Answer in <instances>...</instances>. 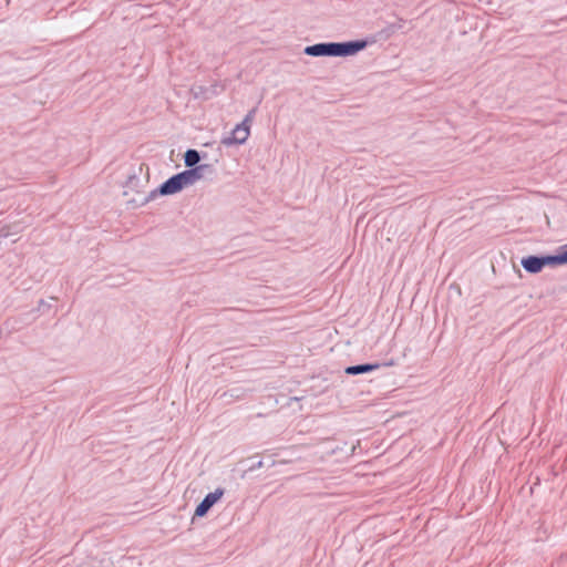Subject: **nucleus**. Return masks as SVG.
Here are the masks:
<instances>
[{
	"label": "nucleus",
	"instance_id": "1",
	"mask_svg": "<svg viewBox=\"0 0 567 567\" xmlns=\"http://www.w3.org/2000/svg\"><path fill=\"white\" fill-rule=\"evenodd\" d=\"M367 45L365 40L321 42L306 47L303 52L310 56H350L365 49Z\"/></svg>",
	"mask_w": 567,
	"mask_h": 567
},
{
	"label": "nucleus",
	"instance_id": "2",
	"mask_svg": "<svg viewBox=\"0 0 567 567\" xmlns=\"http://www.w3.org/2000/svg\"><path fill=\"white\" fill-rule=\"evenodd\" d=\"M185 188L181 175L177 173L162 183L157 188L150 192L141 202V206L154 200L157 196H169L179 193Z\"/></svg>",
	"mask_w": 567,
	"mask_h": 567
},
{
	"label": "nucleus",
	"instance_id": "3",
	"mask_svg": "<svg viewBox=\"0 0 567 567\" xmlns=\"http://www.w3.org/2000/svg\"><path fill=\"white\" fill-rule=\"evenodd\" d=\"M206 171H212V165L202 164L196 167H188V169H185L178 174L183 179L184 186L187 187L194 185L197 181L202 179Z\"/></svg>",
	"mask_w": 567,
	"mask_h": 567
},
{
	"label": "nucleus",
	"instance_id": "4",
	"mask_svg": "<svg viewBox=\"0 0 567 567\" xmlns=\"http://www.w3.org/2000/svg\"><path fill=\"white\" fill-rule=\"evenodd\" d=\"M224 495L223 488H216L214 492L208 493L204 499L196 506L194 515L196 517L205 516L209 509L221 498Z\"/></svg>",
	"mask_w": 567,
	"mask_h": 567
},
{
	"label": "nucleus",
	"instance_id": "5",
	"mask_svg": "<svg viewBox=\"0 0 567 567\" xmlns=\"http://www.w3.org/2000/svg\"><path fill=\"white\" fill-rule=\"evenodd\" d=\"M249 133V127L235 126L230 135L221 140V144L225 146L244 144Z\"/></svg>",
	"mask_w": 567,
	"mask_h": 567
},
{
	"label": "nucleus",
	"instance_id": "6",
	"mask_svg": "<svg viewBox=\"0 0 567 567\" xmlns=\"http://www.w3.org/2000/svg\"><path fill=\"white\" fill-rule=\"evenodd\" d=\"M540 256L530 255L524 257L520 261L523 268L529 274H538L543 270L544 265Z\"/></svg>",
	"mask_w": 567,
	"mask_h": 567
},
{
	"label": "nucleus",
	"instance_id": "7",
	"mask_svg": "<svg viewBox=\"0 0 567 567\" xmlns=\"http://www.w3.org/2000/svg\"><path fill=\"white\" fill-rule=\"evenodd\" d=\"M380 368L378 363H362L355 365H349L346 368L344 372L349 375H358L363 373L372 372Z\"/></svg>",
	"mask_w": 567,
	"mask_h": 567
},
{
	"label": "nucleus",
	"instance_id": "8",
	"mask_svg": "<svg viewBox=\"0 0 567 567\" xmlns=\"http://www.w3.org/2000/svg\"><path fill=\"white\" fill-rule=\"evenodd\" d=\"M540 257L543 259L542 261H543L544 267H546V266L555 267V266H560V265L567 264V257H566V252L564 249H561V252H559L557 255H546V256H540Z\"/></svg>",
	"mask_w": 567,
	"mask_h": 567
},
{
	"label": "nucleus",
	"instance_id": "9",
	"mask_svg": "<svg viewBox=\"0 0 567 567\" xmlns=\"http://www.w3.org/2000/svg\"><path fill=\"white\" fill-rule=\"evenodd\" d=\"M200 161V154L197 150L189 148L184 154V163L186 167H196L199 166L198 163Z\"/></svg>",
	"mask_w": 567,
	"mask_h": 567
},
{
	"label": "nucleus",
	"instance_id": "10",
	"mask_svg": "<svg viewBox=\"0 0 567 567\" xmlns=\"http://www.w3.org/2000/svg\"><path fill=\"white\" fill-rule=\"evenodd\" d=\"M254 114H255V109L249 111L248 114L245 116L244 121L240 124H237L236 126L250 128L249 123L252 121Z\"/></svg>",
	"mask_w": 567,
	"mask_h": 567
},
{
	"label": "nucleus",
	"instance_id": "11",
	"mask_svg": "<svg viewBox=\"0 0 567 567\" xmlns=\"http://www.w3.org/2000/svg\"><path fill=\"white\" fill-rule=\"evenodd\" d=\"M254 114H255V109L249 111L248 114L245 116L244 121L240 124H237L236 126L250 128L249 123L252 121Z\"/></svg>",
	"mask_w": 567,
	"mask_h": 567
},
{
	"label": "nucleus",
	"instance_id": "12",
	"mask_svg": "<svg viewBox=\"0 0 567 567\" xmlns=\"http://www.w3.org/2000/svg\"><path fill=\"white\" fill-rule=\"evenodd\" d=\"M262 465H264L262 461H258L256 464H254L249 467V471H255L257 468H260V467H262Z\"/></svg>",
	"mask_w": 567,
	"mask_h": 567
},
{
	"label": "nucleus",
	"instance_id": "13",
	"mask_svg": "<svg viewBox=\"0 0 567 567\" xmlns=\"http://www.w3.org/2000/svg\"><path fill=\"white\" fill-rule=\"evenodd\" d=\"M404 20L400 19L398 24H393L392 29H401L403 27Z\"/></svg>",
	"mask_w": 567,
	"mask_h": 567
},
{
	"label": "nucleus",
	"instance_id": "14",
	"mask_svg": "<svg viewBox=\"0 0 567 567\" xmlns=\"http://www.w3.org/2000/svg\"><path fill=\"white\" fill-rule=\"evenodd\" d=\"M206 89L204 86H198V92H195V96H198L199 94L204 93Z\"/></svg>",
	"mask_w": 567,
	"mask_h": 567
}]
</instances>
